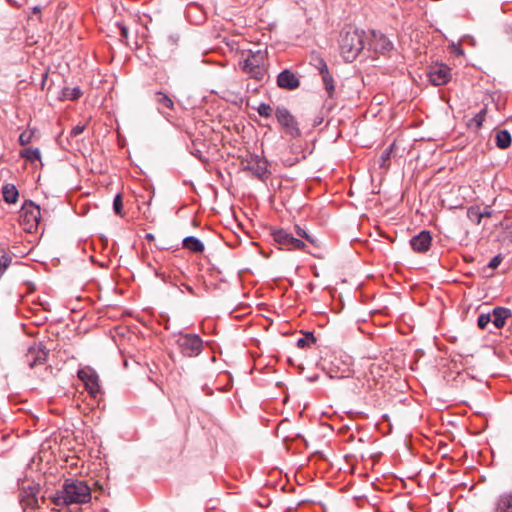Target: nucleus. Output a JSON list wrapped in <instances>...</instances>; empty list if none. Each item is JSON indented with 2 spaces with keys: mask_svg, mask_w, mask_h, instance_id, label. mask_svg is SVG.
Returning <instances> with one entry per match:
<instances>
[{
  "mask_svg": "<svg viewBox=\"0 0 512 512\" xmlns=\"http://www.w3.org/2000/svg\"><path fill=\"white\" fill-rule=\"evenodd\" d=\"M11 260V257L5 251L0 250V264L2 267L7 269L11 263Z\"/></svg>",
  "mask_w": 512,
  "mask_h": 512,
  "instance_id": "obj_36",
  "label": "nucleus"
},
{
  "mask_svg": "<svg viewBox=\"0 0 512 512\" xmlns=\"http://www.w3.org/2000/svg\"><path fill=\"white\" fill-rule=\"evenodd\" d=\"M493 211L490 209V207H486L483 211H481L482 218L483 217H491Z\"/></svg>",
  "mask_w": 512,
  "mask_h": 512,
  "instance_id": "obj_41",
  "label": "nucleus"
},
{
  "mask_svg": "<svg viewBox=\"0 0 512 512\" xmlns=\"http://www.w3.org/2000/svg\"><path fill=\"white\" fill-rule=\"evenodd\" d=\"M277 85L282 89L295 90L300 86V80L294 72L285 69L278 74Z\"/></svg>",
  "mask_w": 512,
  "mask_h": 512,
  "instance_id": "obj_13",
  "label": "nucleus"
},
{
  "mask_svg": "<svg viewBox=\"0 0 512 512\" xmlns=\"http://www.w3.org/2000/svg\"><path fill=\"white\" fill-rule=\"evenodd\" d=\"M147 238H148V239H151V238H152V235H151V234H148V235H147Z\"/></svg>",
  "mask_w": 512,
  "mask_h": 512,
  "instance_id": "obj_52",
  "label": "nucleus"
},
{
  "mask_svg": "<svg viewBox=\"0 0 512 512\" xmlns=\"http://www.w3.org/2000/svg\"><path fill=\"white\" fill-rule=\"evenodd\" d=\"M486 113H487L486 108L481 109L479 113H477L472 119H470V121L468 123V127L480 129L485 120Z\"/></svg>",
  "mask_w": 512,
  "mask_h": 512,
  "instance_id": "obj_25",
  "label": "nucleus"
},
{
  "mask_svg": "<svg viewBox=\"0 0 512 512\" xmlns=\"http://www.w3.org/2000/svg\"><path fill=\"white\" fill-rule=\"evenodd\" d=\"M307 241H309L310 243L314 244L315 240L309 235L307 234V237H304Z\"/></svg>",
  "mask_w": 512,
  "mask_h": 512,
  "instance_id": "obj_46",
  "label": "nucleus"
},
{
  "mask_svg": "<svg viewBox=\"0 0 512 512\" xmlns=\"http://www.w3.org/2000/svg\"><path fill=\"white\" fill-rule=\"evenodd\" d=\"M495 140L499 149H507L512 142L511 134L505 129L497 131Z\"/></svg>",
  "mask_w": 512,
  "mask_h": 512,
  "instance_id": "obj_19",
  "label": "nucleus"
},
{
  "mask_svg": "<svg viewBox=\"0 0 512 512\" xmlns=\"http://www.w3.org/2000/svg\"><path fill=\"white\" fill-rule=\"evenodd\" d=\"M468 219L476 225H479L482 220L481 209L479 206H471L467 210Z\"/></svg>",
  "mask_w": 512,
  "mask_h": 512,
  "instance_id": "obj_26",
  "label": "nucleus"
},
{
  "mask_svg": "<svg viewBox=\"0 0 512 512\" xmlns=\"http://www.w3.org/2000/svg\"><path fill=\"white\" fill-rule=\"evenodd\" d=\"M34 135L33 130H25L19 136V143L22 146L29 144L32 141Z\"/></svg>",
  "mask_w": 512,
  "mask_h": 512,
  "instance_id": "obj_31",
  "label": "nucleus"
},
{
  "mask_svg": "<svg viewBox=\"0 0 512 512\" xmlns=\"http://www.w3.org/2000/svg\"><path fill=\"white\" fill-rule=\"evenodd\" d=\"M257 111L260 116L268 118L272 115L273 109L269 104L261 103L258 106Z\"/></svg>",
  "mask_w": 512,
  "mask_h": 512,
  "instance_id": "obj_32",
  "label": "nucleus"
},
{
  "mask_svg": "<svg viewBox=\"0 0 512 512\" xmlns=\"http://www.w3.org/2000/svg\"><path fill=\"white\" fill-rule=\"evenodd\" d=\"M432 242L431 233L427 230L421 231L410 240L412 249L417 253H425L429 250Z\"/></svg>",
  "mask_w": 512,
  "mask_h": 512,
  "instance_id": "obj_14",
  "label": "nucleus"
},
{
  "mask_svg": "<svg viewBox=\"0 0 512 512\" xmlns=\"http://www.w3.org/2000/svg\"><path fill=\"white\" fill-rule=\"evenodd\" d=\"M236 318H238V316L234 315V313H233V312L229 313V319H230V320H234V319H236Z\"/></svg>",
  "mask_w": 512,
  "mask_h": 512,
  "instance_id": "obj_47",
  "label": "nucleus"
},
{
  "mask_svg": "<svg viewBox=\"0 0 512 512\" xmlns=\"http://www.w3.org/2000/svg\"><path fill=\"white\" fill-rule=\"evenodd\" d=\"M495 512H512V491L501 493L495 502Z\"/></svg>",
  "mask_w": 512,
  "mask_h": 512,
  "instance_id": "obj_16",
  "label": "nucleus"
},
{
  "mask_svg": "<svg viewBox=\"0 0 512 512\" xmlns=\"http://www.w3.org/2000/svg\"><path fill=\"white\" fill-rule=\"evenodd\" d=\"M226 46H229L231 50H233V46L226 42Z\"/></svg>",
  "mask_w": 512,
  "mask_h": 512,
  "instance_id": "obj_51",
  "label": "nucleus"
},
{
  "mask_svg": "<svg viewBox=\"0 0 512 512\" xmlns=\"http://www.w3.org/2000/svg\"><path fill=\"white\" fill-rule=\"evenodd\" d=\"M183 247L191 252H202L204 250L203 243L196 237L188 236L183 240Z\"/></svg>",
  "mask_w": 512,
  "mask_h": 512,
  "instance_id": "obj_20",
  "label": "nucleus"
},
{
  "mask_svg": "<svg viewBox=\"0 0 512 512\" xmlns=\"http://www.w3.org/2000/svg\"><path fill=\"white\" fill-rule=\"evenodd\" d=\"M41 219L40 207L31 200L25 201L20 210V225L28 233L36 232Z\"/></svg>",
  "mask_w": 512,
  "mask_h": 512,
  "instance_id": "obj_5",
  "label": "nucleus"
},
{
  "mask_svg": "<svg viewBox=\"0 0 512 512\" xmlns=\"http://www.w3.org/2000/svg\"><path fill=\"white\" fill-rule=\"evenodd\" d=\"M316 342V338L312 332H305L303 337L297 340V347L300 349L310 348Z\"/></svg>",
  "mask_w": 512,
  "mask_h": 512,
  "instance_id": "obj_23",
  "label": "nucleus"
},
{
  "mask_svg": "<svg viewBox=\"0 0 512 512\" xmlns=\"http://www.w3.org/2000/svg\"><path fill=\"white\" fill-rule=\"evenodd\" d=\"M312 60L314 61V66L319 70L320 74L324 73V69L328 70V66L323 58L315 56L312 58Z\"/></svg>",
  "mask_w": 512,
  "mask_h": 512,
  "instance_id": "obj_34",
  "label": "nucleus"
},
{
  "mask_svg": "<svg viewBox=\"0 0 512 512\" xmlns=\"http://www.w3.org/2000/svg\"><path fill=\"white\" fill-rule=\"evenodd\" d=\"M368 45L369 50H373L375 53L381 54H384L393 48L392 42L384 34L376 31H372Z\"/></svg>",
  "mask_w": 512,
  "mask_h": 512,
  "instance_id": "obj_12",
  "label": "nucleus"
},
{
  "mask_svg": "<svg viewBox=\"0 0 512 512\" xmlns=\"http://www.w3.org/2000/svg\"><path fill=\"white\" fill-rule=\"evenodd\" d=\"M84 129H85L84 125H76L75 127L72 128L70 135L72 137H76V136L80 135L81 133H83Z\"/></svg>",
  "mask_w": 512,
  "mask_h": 512,
  "instance_id": "obj_40",
  "label": "nucleus"
},
{
  "mask_svg": "<svg viewBox=\"0 0 512 512\" xmlns=\"http://www.w3.org/2000/svg\"><path fill=\"white\" fill-rule=\"evenodd\" d=\"M177 343L181 353L188 357L197 356L203 347L202 339L196 334L180 335Z\"/></svg>",
  "mask_w": 512,
  "mask_h": 512,
  "instance_id": "obj_9",
  "label": "nucleus"
},
{
  "mask_svg": "<svg viewBox=\"0 0 512 512\" xmlns=\"http://www.w3.org/2000/svg\"><path fill=\"white\" fill-rule=\"evenodd\" d=\"M275 116L287 135L292 138H298L301 136V130L296 118L286 107L278 106L275 110Z\"/></svg>",
  "mask_w": 512,
  "mask_h": 512,
  "instance_id": "obj_6",
  "label": "nucleus"
},
{
  "mask_svg": "<svg viewBox=\"0 0 512 512\" xmlns=\"http://www.w3.org/2000/svg\"><path fill=\"white\" fill-rule=\"evenodd\" d=\"M264 61L265 53L261 50L256 52L242 51L239 66L246 74L257 80H262L266 74Z\"/></svg>",
  "mask_w": 512,
  "mask_h": 512,
  "instance_id": "obj_3",
  "label": "nucleus"
},
{
  "mask_svg": "<svg viewBox=\"0 0 512 512\" xmlns=\"http://www.w3.org/2000/svg\"><path fill=\"white\" fill-rule=\"evenodd\" d=\"M113 211L116 215L123 217V197L121 194H117L113 200Z\"/></svg>",
  "mask_w": 512,
  "mask_h": 512,
  "instance_id": "obj_29",
  "label": "nucleus"
},
{
  "mask_svg": "<svg viewBox=\"0 0 512 512\" xmlns=\"http://www.w3.org/2000/svg\"><path fill=\"white\" fill-rule=\"evenodd\" d=\"M20 156L27 161L34 162L36 160H40L41 153L38 148H26L22 151H20Z\"/></svg>",
  "mask_w": 512,
  "mask_h": 512,
  "instance_id": "obj_24",
  "label": "nucleus"
},
{
  "mask_svg": "<svg viewBox=\"0 0 512 512\" xmlns=\"http://www.w3.org/2000/svg\"><path fill=\"white\" fill-rule=\"evenodd\" d=\"M117 27L120 30L121 40H127L129 34L128 28L123 23H117Z\"/></svg>",
  "mask_w": 512,
  "mask_h": 512,
  "instance_id": "obj_38",
  "label": "nucleus"
},
{
  "mask_svg": "<svg viewBox=\"0 0 512 512\" xmlns=\"http://www.w3.org/2000/svg\"><path fill=\"white\" fill-rule=\"evenodd\" d=\"M451 68L443 63H435L428 68V78L432 85L441 86L451 80Z\"/></svg>",
  "mask_w": 512,
  "mask_h": 512,
  "instance_id": "obj_10",
  "label": "nucleus"
},
{
  "mask_svg": "<svg viewBox=\"0 0 512 512\" xmlns=\"http://www.w3.org/2000/svg\"><path fill=\"white\" fill-rule=\"evenodd\" d=\"M33 13H34V14L41 13V8H40V7H38V6H35V7L33 8Z\"/></svg>",
  "mask_w": 512,
  "mask_h": 512,
  "instance_id": "obj_45",
  "label": "nucleus"
},
{
  "mask_svg": "<svg viewBox=\"0 0 512 512\" xmlns=\"http://www.w3.org/2000/svg\"><path fill=\"white\" fill-rule=\"evenodd\" d=\"M155 102L158 104V110L162 114H168L166 109L174 110V102L166 93L158 91L155 93Z\"/></svg>",
  "mask_w": 512,
  "mask_h": 512,
  "instance_id": "obj_17",
  "label": "nucleus"
},
{
  "mask_svg": "<svg viewBox=\"0 0 512 512\" xmlns=\"http://www.w3.org/2000/svg\"><path fill=\"white\" fill-rule=\"evenodd\" d=\"M502 262V256L500 254L494 256L489 264H488V267L491 268V269H496Z\"/></svg>",
  "mask_w": 512,
  "mask_h": 512,
  "instance_id": "obj_37",
  "label": "nucleus"
},
{
  "mask_svg": "<svg viewBox=\"0 0 512 512\" xmlns=\"http://www.w3.org/2000/svg\"><path fill=\"white\" fill-rule=\"evenodd\" d=\"M227 154H228V156L235 157V154H234V153H232V152H228Z\"/></svg>",
  "mask_w": 512,
  "mask_h": 512,
  "instance_id": "obj_50",
  "label": "nucleus"
},
{
  "mask_svg": "<svg viewBox=\"0 0 512 512\" xmlns=\"http://www.w3.org/2000/svg\"><path fill=\"white\" fill-rule=\"evenodd\" d=\"M164 47L174 49L178 45V38L174 36H168L162 41Z\"/></svg>",
  "mask_w": 512,
  "mask_h": 512,
  "instance_id": "obj_35",
  "label": "nucleus"
},
{
  "mask_svg": "<svg viewBox=\"0 0 512 512\" xmlns=\"http://www.w3.org/2000/svg\"><path fill=\"white\" fill-rule=\"evenodd\" d=\"M244 154L237 155V157L241 160L240 165L243 170L251 171L253 175H255L260 180H265L269 177L270 172L267 168V161L265 159L260 158L257 155H252L248 153L247 150H244Z\"/></svg>",
  "mask_w": 512,
  "mask_h": 512,
  "instance_id": "obj_4",
  "label": "nucleus"
},
{
  "mask_svg": "<svg viewBox=\"0 0 512 512\" xmlns=\"http://www.w3.org/2000/svg\"><path fill=\"white\" fill-rule=\"evenodd\" d=\"M78 378L84 383L85 389L88 391L89 395L98 399L102 396L101 386L99 384V376L97 372L86 366L78 370Z\"/></svg>",
  "mask_w": 512,
  "mask_h": 512,
  "instance_id": "obj_7",
  "label": "nucleus"
},
{
  "mask_svg": "<svg viewBox=\"0 0 512 512\" xmlns=\"http://www.w3.org/2000/svg\"><path fill=\"white\" fill-rule=\"evenodd\" d=\"M49 355V350L41 342H35L27 349L24 355L25 363L30 367L34 368L39 365H43Z\"/></svg>",
  "mask_w": 512,
  "mask_h": 512,
  "instance_id": "obj_8",
  "label": "nucleus"
},
{
  "mask_svg": "<svg viewBox=\"0 0 512 512\" xmlns=\"http://www.w3.org/2000/svg\"><path fill=\"white\" fill-rule=\"evenodd\" d=\"M317 379H318V376H315V377L310 378L309 380H310V381H315V380H317Z\"/></svg>",
  "mask_w": 512,
  "mask_h": 512,
  "instance_id": "obj_49",
  "label": "nucleus"
},
{
  "mask_svg": "<svg viewBox=\"0 0 512 512\" xmlns=\"http://www.w3.org/2000/svg\"><path fill=\"white\" fill-rule=\"evenodd\" d=\"M208 277H209V279H208L209 283L215 287H218L219 284L221 282H223V280H224L222 277V272L215 267H212L210 269Z\"/></svg>",
  "mask_w": 512,
  "mask_h": 512,
  "instance_id": "obj_27",
  "label": "nucleus"
},
{
  "mask_svg": "<svg viewBox=\"0 0 512 512\" xmlns=\"http://www.w3.org/2000/svg\"><path fill=\"white\" fill-rule=\"evenodd\" d=\"M226 377H228V380H226V384H225L226 392H227L229 390L230 383H231V385L233 384V379L227 371H226Z\"/></svg>",
  "mask_w": 512,
  "mask_h": 512,
  "instance_id": "obj_43",
  "label": "nucleus"
},
{
  "mask_svg": "<svg viewBox=\"0 0 512 512\" xmlns=\"http://www.w3.org/2000/svg\"><path fill=\"white\" fill-rule=\"evenodd\" d=\"M47 77H48V74H47V73H44V74L42 75L41 89H43V88H44V85H45V83H46Z\"/></svg>",
  "mask_w": 512,
  "mask_h": 512,
  "instance_id": "obj_44",
  "label": "nucleus"
},
{
  "mask_svg": "<svg viewBox=\"0 0 512 512\" xmlns=\"http://www.w3.org/2000/svg\"><path fill=\"white\" fill-rule=\"evenodd\" d=\"M273 237L279 245L285 247L287 250H304L306 247V244L302 240L295 238L285 230L274 232Z\"/></svg>",
  "mask_w": 512,
  "mask_h": 512,
  "instance_id": "obj_11",
  "label": "nucleus"
},
{
  "mask_svg": "<svg viewBox=\"0 0 512 512\" xmlns=\"http://www.w3.org/2000/svg\"><path fill=\"white\" fill-rule=\"evenodd\" d=\"M50 498L53 504L61 507L86 504L92 498L91 488L85 481L66 479L62 488L57 490Z\"/></svg>",
  "mask_w": 512,
  "mask_h": 512,
  "instance_id": "obj_1",
  "label": "nucleus"
},
{
  "mask_svg": "<svg viewBox=\"0 0 512 512\" xmlns=\"http://www.w3.org/2000/svg\"><path fill=\"white\" fill-rule=\"evenodd\" d=\"M490 322H491V316H489V313L480 314L477 319V325L480 329H485Z\"/></svg>",
  "mask_w": 512,
  "mask_h": 512,
  "instance_id": "obj_33",
  "label": "nucleus"
},
{
  "mask_svg": "<svg viewBox=\"0 0 512 512\" xmlns=\"http://www.w3.org/2000/svg\"><path fill=\"white\" fill-rule=\"evenodd\" d=\"M322 80L324 83L325 90L328 93V96L331 98L335 92L334 80L329 70L324 69V73H321Z\"/></svg>",
  "mask_w": 512,
  "mask_h": 512,
  "instance_id": "obj_21",
  "label": "nucleus"
},
{
  "mask_svg": "<svg viewBox=\"0 0 512 512\" xmlns=\"http://www.w3.org/2000/svg\"><path fill=\"white\" fill-rule=\"evenodd\" d=\"M393 148H394V144L390 145L388 148H386L381 156H380V167H388L389 166V161H390V158H391V153L393 151Z\"/></svg>",
  "mask_w": 512,
  "mask_h": 512,
  "instance_id": "obj_30",
  "label": "nucleus"
},
{
  "mask_svg": "<svg viewBox=\"0 0 512 512\" xmlns=\"http://www.w3.org/2000/svg\"><path fill=\"white\" fill-rule=\"evenodd\" d=\"M82 91L79 87L69 88L65 87L62 89L61 92V99H68V100H77L81 97Z\"/></svg>",
  "mask_w": 512,
  "mask_h": 512,
  "instance_id": "obj_22",
  "label": "nucleus"
},
{
  "mask_svg": "<svg viewBox=\"0 0 512 512\" xmlns=\"http://www.w3.org/2000/svg\"><path fill=\"white\" fill-rule=\"evenodd\" d=\"M296 233L298 236H300L302 238L307 237L306 231L299 226H296Z\"/></svg>",
  "mask_w": 512,
  "mask_h": 512,
  "instance_id": "obj_42",
  "label": "nucleus"
},
{
  "mask_svg": "<svg viewBox=\"0 0 512 512\" xmlns=\"http://www.w3.org/2000/svg\"><path fill=\"white\" fill-rule=\"evenodd\" d=\"M364 32L355 28L344 30L340 36V52L347 62H353L364 49Z\"/></svg>",
  "mask_w": 512,
  "mask_h": 512,
  "instance_id": "obj_2",
  "label": "nucleus"
},
{
  "mask_svg": "<svg viewBox=\"0 0 512 512\" xmlns=\"http://www.w3.org/2000/svg\"><path fill=\"white\" fill-rule=\"evenodd\" d=\"M512 315L511 310L505 307H495L489 316H491V323L500 329L504 327L506 319Z\"/></svg>",
  "mask_w": 512,
  "mask_h": 512,
  "instance_id": "obj_15",
  "label": "nucleus"
},
{
  "mask_svg": "<svg viewBox=\"0 0 512 512\" xmlns=\"http://www.w3.org/2000/svg\"><path fill=\"white\" fill-rule=\"evenodd\" d=\"M5 270L6 268L2 267V265L0 264V277L2 276Z\"/></svg>",
  "mask_w": 512,
  "mask_h": 512,
  "instance_id": "obj_48",
  "label": "nucleus"
},
{
  "mask_svg": "<svg viewBox=\"0 0 512 512\" xmlns=\"http://www.w3.org/2000/svg\"><path fill=\"white\" fill-rule=\"evenodd\" d=\"M21 503L23 507H29L31 509L38 507V499L33 493H27L24 497H22Z\"/></svg>",
  "mask_w": 512,
  "mask_h": 512,
  "instance_id": "obj_28",
  "label": "nucleus"
},
{
  "mask_svg": "<svg viewBox=\"0 0 512 512\" xmlns=\"http://www.w3.org/2000/svg\"><path fill=\"white\" fill-rule=\"evenodd\" d=\"M3 200L8 204H15L19 198L18 189L14 184L6 183L2 186Z\"/></svg>",
  "mask_w": 512,
  "mask_h": 512,
  "instance_id": "obj_18",
  "label": "nucleus"
},
{
  "mask_svg": "<svg viewBox=\"0 0 512 512\" xmlns=\"http://www.w3.org/2000/svg\"><path fill=\"white\" fill-rule=\"evenodd\" d=\"M226 102H230L236 106H239L243 102V98L237 94H231V98H226Z\"/></svg>",
  "mask_w": 512,
  "mask_h": 512,
  "instance_id": "obj_39",
  "label": "nucleus"
}]
</instances>
